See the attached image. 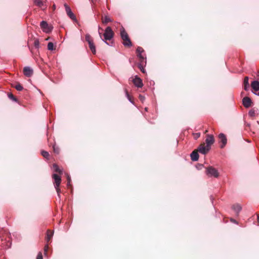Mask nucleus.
<instances>
[{"mask_svg":"<svg viewBox=\"0 0 259 259\" xmlns=\"http://www.w3.org/2000/svg\"><path fill=\"white\" fill-rule=\"evenodd\" d=\"M52 178L54 180V186H57V187H59L60 183L61 182V177L56 174H54L52 175Z\"/></svg>","mask_w":259,"mask_h":259,"instance_id":"obj_10","label":"nucleus"},{"mask_svg":"<svg viewBox=\"0 0 259 259\" xmlns=\"http://www.w3.org/2000/svg\"><path fill=\"white\" fill-rule=\"evenodd\" d=\"M8 97L10 99L13 100V101H16V98L12 93H9Z\"/></svg>","mask_w":259,"mask_h":259,"instance_id":"obj_30","label":"nucleus"},{"mask_svg":"<svg viewBox=\"0 0 259 259\" xmlns=\"http://www.w3.org/2000/svg\"><path fill=\"white\" fill-rule=\"evenodd\" d=\"M120 36L123 40V44L125 47H130L132 46L131 39L129 38L128 34L123 28L120 30Z\"/></svg>","mask_w":259,"mask_h":259,"instance_id":"obj_2","label":"nucleus"},{"mask_svg":"<svg viewBox=\"0 0 259 259\" xmlns=\"http://www.w3.org/2000/svg\"><path fill=\"white\" fill-rule=\"evenodd\" d=\"M36 259H43V257H42V254L41 253V252H39L37 255V257H36Z\"/></svg>","mask_w":259,"mask_h":259,"instance_id":"obj_34","label":"nucleus"},{"mask_svg":"<svg viewBox=\"0 0 259 259\" xmlns=\"http://www.w3.org/2000/svg\"><path fill=\"white\" fill-rule=\"evenodd\" d=\"M251 88L255 91H259V81L255 80L251 83Z\"/></svg>","mask_w":259,"mask_h":259,"instance_id":"obj_16","label":"nucleus"},{"mask_svg":"<svg viewBox=\"0 0 259 259\" xmlns=\"http://www.w3.org/2000/svg\"><path fill=\"white\" fill-rule=\"evenodd\" d=\"M139 99H140L141 101H143V100L145 99V97L144 96H142V95H140L139 96Z\"/></svg>","mask_w":259,"mask_h":259,"instance_id":"obj_36","label":"nucleus"},{"mask_svg":"<svg viewBox=\"0 0 259 259\" xmlns=\"http://www.w3.org/2000/svg\"><path fill=\"white\" fill-rule=\"evenodd\" d=\"M54 234V232L51 231L50 230H48L47 232V237L46 240L48 243H49L51 240Z\"/></svg>","mask_w":259,"mask_h":259,"instance_id":"obj_17","label":"nucleus"},{"mask_svg":"<svg viewBox=\"0 0 259 259\" xmlns=\"http://www.w3.org/2000/svg\"><path fill=\"white\" fill-rule=\"evenodd\" d=\"M112 20L108 16H106L104 17H102V22L103 24L106 25L108 23L112 22Z\"/></svg>","mask_w":259,"mask_h":259,"instance_id":"obj_19","label":"nucleus"},{"mask_svg":"<svg viewBox=\"0 0 259 259\" xmlns=\"http://www.w3.org/2000/svg\"><path fill=\"white\" fill-rule=\"evenodd\" d=\"M248 79H249L248 77L247 76L245 77V78H244V81H243L244 89L245 91H247L248 90V88H249V82H248Z\"/></svg>","mask_w":259,"mask_h":259,"instance_id":"obj_22","label":"nucleus"},{"mask_svg":"<svg viewBox=\"0 0 259 259\" xmlns=\"http://www.w3.org/2000/svg\"><path fill=\"white\" fill-rule=\"evenodd\" d=\"M53 8H54V9L55 8V5L53 6Z\"/></svg>","mask_w":259,"mask_h":259,"instance_id":"obj_43","label":"nucleus"},{"mask_svg":"<svg viewBox=\"0 0 259 259\" xmlns=\"http://www.w3.org/2000/svg\"><path fill=\"white\" fill-rule=\"evenodd\" d=\"M257 222L259 223V215H257Z\"/></svg>","mask_w":259,"mask_h":259,"instance_id":"obj_41","label":"nucleus"},{"mask_svg":"<svg viewBox=\"0 0 259 259\" xmlns=\"http://www.w3.org/2000/svg\"><path fill=\"white\" fill-rule=\"evenodd\" d=\"M48 49L49 50H54V44L52 42H50L48 44Z\"/></svg>","mask_w":259,"mask_h":259,"instance_id":"obj_28","label":"nucleus"},{"mask_svg":"<svg viewBox=\"0 0 259 259\" xmlns=\"http://www.w3.org/2000/svg\"><path fill=\"white\" fill-rule=\"evenodd\" d=\"M200 133H196L195 134V139H197V138H198L200 137Z\"/></svg>","mask_w":259,"mask_h":259,"instance_id":"obj_38","label":"nucleus"},{"mask_svg":"<svg viewBox=\"0 0 259 259\" xmlns=\"http://www.w3.org/2000/svg\"><path fill=\"white\" fill-rule=\"evenodd\" d=\"M214 139L212 135H206V138L205 139V144L206 146H208L211 148V146L214 143Z\"/></svg>","mask_w":259,"mask_h":259,"instance_id":"obj_6","label":"nucleus"},{"mask_svg":"<svg viewBox=\"0 0 259 259\" xmlns=\"http://www.w3.org/2000/svg\"><path fill=\"white\" fill-rule=\"evenodd\" d=\"M232 208L236 212L237 214L238 215L239 212L240 211V210H241L242 209V207L241 206H240V205L238 204H234L233 206H232Z\"/></svg>","mask_w":259,"mask_h":259,"instance_id":"obj_20","label":"nucleus"},{"mask_svg":"<svg viewBox=\"0 0 259 259\" xmlns=\"http://www.w3.org/2000/svg\"><path fill=\"white\" fill-rule=\"evenodd\" d=\"M137 55L139 59V62L146 61V58L142 55V53L137 54Z\"/></svg>","mask_w":259,"mask_h":259,"instance_id":"obj_24","label":"nucleus"},{"mask_svg":"<svg viewBox=\"0 0 259 259\" xmlns=\"http://www.w3.org/2000/svg\"><path fill=\"white\" fill-rule=\"evenodd\" d=\"M144 52V49L141 47H138L136 50L137 54L143 53Z\"/></svg>","mask_w":259,"mask_h":259,"instance_id":"obj_29","label":"nucleus"},{"mask_svg":"<svg viewBox=\"0 0 259 259\" xmlns=\"http://www.w3.org/2000/svg\"><path fill=\"white\" fill-rule=\"evenodd\" d=\"M146 61L145 62H139V63L138 64V68L141 70V71L145 73V70L144 69V66L146 65Z\"/></svg>","mask_w":259,"mask_h":259,"instance_id":"obj_15","label":"nucleus"},{"mask_svg":"<svg viewBox=\"0 0 259 259\" xmlns=\"http://www.w3.org/2000/svg\"><path fill=\"white\" fill-rule=\"evenodd\" d=\"M92 2L93 3L94 0H92Z\"/></svg>","mask_w":259,"mask_h":259,"instance_id":"obj_45","label":"nucleus"},{"mask_svg":"<svg viewBox=\"0 0 259 259\" xmlns=\"http://www.w3.org/2000/svg\"><path fill=\"white\" fill-rule=\"evenodd\" d=\"M210 149V148L206 146L205 143H201L197 149L199 152L203 154L207 153Z\"/></svg>","mask_w":259,"mask_h":259,"instance_id":"obj_4","label":"nucleus"},{"mask_svg":"<svg viewBox=\"0 0 259 259\" xmlns=\"http://www.w3.org/2000/svg\"><path fill=\"white\" fill-rule=\"evenodd\" d=\"M219 138L220 140V142L222 143V145L220 147L221 148H223L227 144V139L226 136L225 134L221 133L219 135Z\"/></svg>","mask_w":259,"mask_h":259,"instance_id":"obj_7","label":"nucleus"},{"mask_svg":"<svg viewBox=\"0 0 259 259\" xmlns=\"http://www.w3.org/2000/svg\"><path fill=\"white\" fill-rule=\"evenodd\" d=\"M23 73L25 76L30 77L32 75L33 71L30 67H25L23 69Z\"/></svg>","mask_w":259,"mask_h":259,"instance_id":"obj_11","label":"nucleus"},{"mask_svg":"<svg viewBox=\"0 0 259 259\" xmlns=\"http://www.w3.org/2000/svg\"><path fill=\"white\" fill-rule=\"evenodd\" d=\"M126 95L127 96V97L128 98V100L131 102H133V101H132V99H131V97H130V96L129 95L128 93V92L126 90Z\"/></svg>","mask_w":259,"mask_h":259,"instance_id":"obj_35","label":"nucleus"},{"mask_svg":"<svg viewBox=\"0 0 259 259\" xmlns=\"http://www.w3.org/2000/svg\"><path fill=\"white\" fill-rule=\"evenodd\" d=\"M258 109L255 108L251 109L248 112V115L250 117H254L258 114Z\"/></svg>","mask_w":259,"mask_h":259,"instance_id":"obj_18","label":"nucleus"},{"mask_svg":"<svg viewBox=\"0 0 259 259\" xmlns=\"http://www.w3.org/2000/svg\"><path fill=\"white\" fill-rule=\"evenodd\" d=\"M53 150H54V152L57 154H58L59 153V148L56 147L55 145L53 146Z\"/></svg>","mask_w":259,"mask_h":259,"instance_id":"obj_32","label":"nucleus"},{"mask_svg":"<svg viewBox=\"0 0 259 259\" xmlns=\"http://www.w3.org/2000/svg\"><path fill=\"white\" fill-rule=\"evenodd\" d=\"M39 45V42L38 40H37V39L35 40L34 41V46L36 48H38Z\"/></svg>","mask_w":259,"mask_h":259,"instance_id":"obj_31","label":"nucleus"},{"mask_svg":"<svg viewBox=\"0 0 259 259\" xmlns=\"http://www.w3.org/2000/svg\"><path fill=\"white\" fill-rule=\"evenodd\" d=\"M49 249V246L48 245H46L45 246V248H44V250H45V252H47L48 249Z\"/></svg>","mask_w":259,"mask_h":259,"instance_id":"obj_37","label":"nucleus"},{"mask_svg":"<svg viewBox=\"0 0 259 259\" xmlns=\"http://www.w3.org/2000/svg\"><path fill=\"white\" fill-rule=\"evenodd\" d=\"M70 180H70V178L69 177H68V178H67V181H68V184L70 182Z\"/></svg>","mask_w":259,"mask_h":259,"instance_id":"obj_39","label":"nucleus"},{"mask_svg":"<svg viewBox=\"0 0 259 259\" xmlns=\"http://www.w3.org/2000/svg\"><path fill=\"white\" fill-rule=\"evenodd\" d=\"M13 87L19 91H22L23 89V87L20 83H17L15 85H13Z\"/></svg>","mask_w":259,"mask_h":259,"instance_id":"obj_26","label":"nucleus"},{"mask_svg":"<svg viewBox=\"0 0 259 259\" xmlns=\"http://www.w3.org/2000/svg\"><path fill=\"white\" fill-rule=\"evenodd\" d=\"M55 188H56V190L57 192L58 195L60 197V193L61 192L60 189L59 188V187H57V186H55Z\"/></svg>","mask_w":259,"mask_h":259,"instance_id":"obj_33","label":"nucleus"},{"mask_svg":"<svg viewBox=\"0 0 259 259\" xmlns=\"http://www.w3.org/2000/svg\"><path fill=\"white\" fill-rule=\"evenodd\" d=\"M191 160L194 161H197L199 159L198 151L196 149L194 150L190 155Z\"/></svg>","mask_w":259,"mask_h":259,"instance_id":"obj_13","label":"nucleus"},{"mask_svg":"<svg viewBox=\"0 0 259 259\" xmlns=\"http://www.w3.org/2000/svg\"><path fill=\"white\" fill-rule=\"evenodd\" d=\"M207 132H208V131H207V130H206V131H205L204 133H205V134H206V133H207Z\"/></svg>","mask_w":259,"mask_h":259,"instance_id":"obj_42","label":"nucleus"},{"mask_svg":"<svg viewBox=\"0 0 259 259\" xmlns=\"http://www.w3.org/2000/svg\"><path fill=\"white\" fill-rule=\"evenodd\" d=\"M100 30L103 31V29L100 27L99 28V34L100 38L107 45H109V43L107 41H110L112 39L114 35V32L110 26H108L105 29L103 34H102V33L100 31Z\"/></svg>","mask_w":259,"mask_h":259,"instance_id":"obj_1","label":"nucleus"},{"mask_svg":"<svg viewBox=\"0 0 259 259\" xmlns=\"http://www.w3.org/2000/svg\"><path fill=\"white\" fill-rule=\"evenodd\" d=\"M46 0H34V4L37 7L42 8L46 3Z\"/></svg>","mask_w":259,"mask_h":259,"instance_id":"obj_14","label":"nucleus"},{"mask_svg":"<svg viewBox=\"0 0 259 259\" xmlns=\"http://www.w3.org/2000/svg\"><path fill=\"white\" fill-rule=\"evenodd\" d=\"M85 41H87L88 43L93 41V38L89 34H87L85 35Z\"/></svg>","mask_w":259,"mask_h":259,"instance_id":"obj_25","label":"nucleus"},{"mask_svg":"<svg viewBox=\"0 0 259 259\" xmlns=\"http://www.w3.org/2000/svg\"><path fill=\"white\" fill-rule=\"evenodd\" d=\"M41 153L43 157H44L46 158L49 159L50 154L47 151L42 150L41 151Z\"/></svg>","mask_w":259,"mask_h":259,"instance_id":"obj_27","label":"nucleus"},{"mask_svg":"<svg viewBox=\"0 0 259 259\" xmlns=\"http://www.w3.org/2000/svg\"><path fill=\"white\" fill-rule=\"evenodd\" d=\"M53 168L54 169V171H55L56 172H58L60 175L62 174V171L60 169V168L59 167L58 165L57 164H53Z\"/></svg>","mask_w":259,"mask_h":259,"instance_id":"obj_23","label":"nucleus"},{"mask_svg":"<svg viewBox=\"0 0 259 259\" xmlns=\"http://www.w3.org/2000/svg\"><path fill=\"white\" fill-rule=\"evenodd\" d=\"M88 44L89 46V48H90L91 51H92V52L93 53V54H95L96 53V47H95V44L94 43V41L88 43Z\"/></svg>","mask_w":259,"mask_h":259,"instance_id":"obj_21","label":"nucleus"},{"mask_svg":"<svg viewBox=\"0 0 259 259\" xmlns=\"http://www.w3.org/2000/svg\"><path fill=\"white\" fill-rule=\"evenodd\" d=\"M64 7L65 8V10L66 12V13L67 15L72 19V20H75V16L74 15V14L72 12L71 9L70 7L66 4H64Z\"/></svg>","mask_w":259,"mask_h":259,"instance_id":"obj_9","label":"nucleus"},{"mask_svg":"<svg viewBox=\"0 0 259 259\" xmlns=\"http://www.w3.org/2000/svg\"><path fill=\"white\" fill-rule=\"evenodd\" d=\"M206 174L208 177H213L214 178H218L219 176V172L218 170L212 166H208L206 168Z\"/></svg>","mask_w":259,"mask_h":259,"instance_id":"obj_3","label":"nucleus"},{"mask_svg":"<svg viewBox=\"0 0 259 259\" xmlns=\"http://www.w3.org/2000/svg\"><path fill=\"white\" fill-rule=\"evenodd\" d=\"M257 76L259 77V73L257 74Z\"/></svg>","mask_w":259,"mask_h":259,"instance_id":"obj_44","label":"nucleus"},{"mask_svg":"<svg viewBox=\"0 0 259 259\" xmlns=\"http://www.w3.org/2000/svg\"><path fill=\"white\" fill-rule=\"evenodd\" d=\"M40 26L42 30L46 33L50 32L53 28L52 26L49 25L47 22L45 21L41 22Z\"/></svg>","mask_w":259,"mask_h":259,"instance_id":"obj_5","label":"nucleus"},{"mask_svg":"<svg viewBox=\"0 0 259 259\" xmlns=\"http://www.w3.org/2000/svg\"><path fill=\"white\" fill-rule=\"evenodd\" d=\"M242 103L245 107L248 108L251 106V100L249 97H245L243 99Z\"/></svg>","mask_w":259,"mask_h":259,"instance_id":"obj_12","label":"nucleus"},{"mask_svg":"<svg viewBox=\"0 0 259 259\" xmlns=\"http://www.w3.org/2000/svg\"><path fill=\"white\" fill-rule=\"evenodd\" d=\"M132 81L135 85L138 88H142L143 85L142 80L137 76H136Z\"/></svg>","mask_w":259,"mask_h":259,"instance_id":"obj_8","label":"nucleus"},{"mask_svg":"<svg viewBox=\"0 0 259 259\" xmlns=\"http://www.w3.org/2000/svg\"><path fill=\"white\" fill-rule=\"evenodd\" d=\"M231 221L233 223H236V221L233 219H231Z\"/></svg>","mask_w":259,"mask_h":259,"instance_id":"obj_40","label":"nucleus"}]
</instances>
